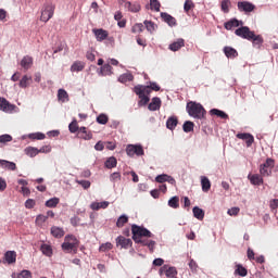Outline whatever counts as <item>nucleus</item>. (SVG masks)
<instances>
[{
	"label": "nucleus",
	"instance_id": "f257e3e1",
	"mask_svg": "<svg viewBox=\"0 0 278 278\" xmlns=\"http://www.w3.org/2000/svg\"><path fill=\"white\" fill-rule=\"evenodd\" d=\"M186 110L189 116H192V118H198L199 121L205 118V114H207L205 108H203L201 103L192 101L187 103Z\"/></svg>",
	"mask_w": 278,
	"mask_h": 278
},
{
	"label": "nucleus",
	"instance_id": "f03ea898",
	"mask_svg": "<svg viewBox=\"0 0 278 278\" xmlns=\"http://www.w3.org/2000/svg\"><path fill=\"white\" fill-rule=\"evenodd\" d=\"M131 233L134 242L140 240V238H153V233L149 229L136 224L131 225Z\"/></svg>",
	"mask_w": 278,
	"mask_h": 278
},
{
	"label": "nucleus",
	"instance_id": "7ed1b4c3",
	"mask_svg": "<svg viewBox=\"0 0 278 278\" xmlns=\"http://www.w3.org/2000/svg\"><path fill=\"white\" fill-rule=\"evenodd\" d=\"M134 92L138 94L140 99V101L138 102L139 106L147 105V103H149L150 99L147 96V94H151V90H149V87L137 85L134 88Z\"/></svg>",
	"mask_w": 278,
	"mask_h": 278
},
{
	"label": "nucleus",
	"instance_id": "20e7f679",
	"mask_svg": "<svg viewBox=\"0 0 278 278\" xmlns=\"http://www.w3.org/2000/svg\"><path fill=\"white\" fill-rule=\"evenodd\" d=\"M79 247V240H77L76 236L67 235L62 243L63 251L71 253V251H77Z\"/></svg>",
	"mask_w": 278,
	"mask_h": 278
},
{
	"label": "nucleus",
	"instance_id": "39448f33",
	"mask_svg": "<svg viewBox=\"0 0 278 278\" xmlns=\"http://www.w3.org/2000/svg\"><path fill=\"white\" fill-rule=\"evenodd\" d=\"M273 168H275V160L267 159L266 162L260 167V173L262 177H270Z\"/></svg>",
	"mask_w": 278,
	"mask_h": 278
},
{
	"label": "nucleus",
	"instance_id": "423d86ee",
	"mask_svg": "<svg viewBox=\"0 0 278 278\" xmlns=\"http://www.w3.org/2000/svg\"><path fill=\"white\" fill-rule=\"evenodd\" d=\"M54 12L55 7H53L52 4L45 5L41 10L40 21H42V23H48V21H51V18H53Z\"/></svg>",
	"mask_w": 278,
	"mask_h": 278
},
{
	"label": "nucleus",
	"instance_id": "0eeeda50",
	"mask_svg": "<svg viewBox=\"0 0 278 278\" xmlns=\"http://www.w3.org/2000/svg\"><path fill=\"white\" fill-rule=\"evenodd\" d=\"M126 153L129 157H134V155H144V149L140 144H128L126 147Z\"/></svg>",
	"mask_w": 278,
	"mask_h": 278
},
{
	"label": "nucleus",
	"instance_id": "6e6552de",
	"mask_svg": "<svg viewBox=\"0 0 278 278\" xmlns=\"http://www.w3.org/2000/svg\"><path fill=\"white\" fill-rule=\"evenodd\" d=\"M255 31L251 30L248 26H241L240 28L235 30L236 36L239 38H243V40H251L253 38V34Z\"/></svg>",
	"mask_w": 278,
	"mask_h": 278
},
{
	"label": "nucleus",
	"instance_id": "1a4fd4ad",
	"mask_svg": "<svg viewBox=\"0 0 278 278\" xmlns=\"http://www.w3.org/2000/svg\"><path fill=\"white\" fill-rule=\"evenodd\" d=\"M237 8H238L239 12H244L245 14H249V13L255 11V4H253L249 1H239L237 3Z\"/></svg>",
	"mask_w": 278,
	"mask_h": 278
},
{
	"label": "nucleus",
	"instance_id": "9d476101",
	"mask_svg": "<svg viewBox=\"0 0 278 278\" xmlns=\"http://www.w3.org/2000/svg\"><path fill=\"white\" fill-rule=\"evenodd\" d=\"M92 34L96 36V40L98 42H103V40H108V36H110V33L103 28H93Z\"/></svg>",
	"mask_w": 278,
	"mask_h": 278
},
{
	"label": "nucleus",
	"instance_id": "9b49d317",
	"mask_svg": "<svg viewBox=\"0 0 278 278\" xmlns=\"http://www.w3.org/2000/svg\"><path fill=\"white\" fill-rule=\"evenodd\" d=\"M164 274L168 278H175V276L177 275V268L176 267H170L168 265H163L160 268V275H164Z\"/></svg>",
	"mask_w": 278,
	"mask_h": 278
},
{
	"label": "nucleus",
	"instance_id": "f8f14e48",
	"mask_svg": "<svg viewBox=\"0 0 278 278\" xmlns=\"http://www.w3.org/2000/svg\"><path fill=\"white\" fill-rule=\"evenodd\" d=\"M237 138H239V140H244L247 147H252L253 142H255V137L249 132H239L237 134Z\"/></svg>",
	"mask_w": 278,
	"mask_h": 278
},
{
	"label": "nucleus",
	"instance_id": "ddd939ff",
	"mask_svg": "<svg viewBox=\"0 0 278 278\" xmlns=\"http://www.w3.org/2000/svg\"><path fill=\"white\" fill-rule=\"evenodd\" d=\"M16 105L10 103L5 98L0 97V110L2 112H14Z\"/></svg>",
	"mask_w": 278,
	"mask_h": 278
},
{
	"label": "nucleus",
	"instance_id": "4468645a",
	"mask_svg": "<svg viewBox=\"0 0 278 278\" xmlns=\"http://www.w3.org/2000/svg\"><path fill=\"white\" fill-rule=\"evenodd\" d=\"M134 242L131 239H127L123 236L116 238V247H122V249H129Z\"/></svg>",
	"mask_w": 278,
	"mask_h": 278
},
{
	"label": "nucleus",
	"instance_id": "2eb2a0df",
	"mask_svg": "<svg viewBox=\"0 0 278 278\" xmlns=\"http://www.w3.org/2000/svg\"><path fill=\"white\" fill-rule=\"evenodd\" d=\"M250 42H252L253 47H255L256 49H261L262 45H264V37H262V35H255V33H253V36L251 39H249Z\"/></svg>",
	"mask_w": 278,
	"mask_h": 278
},
{
	"label": "nucleus",
	"instance_id": "dca6fc26",
	"mask_svg": "<svg viewBox=\"0 0 278 278\" xmlns=\"http://www.w3.org/2000/svg\"><path fill=\"white\" fill-rule=\"evenodd\" d=\"M160 108H162V100L159 97H155L149 104L148 110H150V112H157Z\"/></svg>",
	"mask_w": 278,
	"mask_h": 278
},
{
	"label": "nucleus",
	"instance_id": "f3484780",
	"mask_svg": "<svg viewBox=\"0 0 278 278\" xmlns=\"http://www.w3.org/2000/svg\"><path fill=\"white\" fill-rule=\"evenodd\" d=\"M161 18L164 21V23H167L169 27H175V25H177V20L168 13H161Z\"/></svg>",
	"mask_w": 278,
	"mask_h": 278
},
{
	"label": "nucleus",
	"instance_id": "a211bd4d",
	"mask_svg": "<svg viewBox=\"0 0 278 278\" xmlns=\"http://www.w3.org/2000/svg\"><path fill=\"white\" fill-rule=\"evenodd\" d=\"M124 7H125V10H128V12H134V13L140 12L141 10L140 3L138 2L127 1L125 2Z\"/></svg>",
	"mask_w": 278,
	"mask_h": 278
},
{
	"label": "nucleus",
	"instance_id": "6ab92c4d",
	"mask_svg": "<svg viewBox=\"0 0 278 278\" xmlns=\"http://www.w3.org/2000/svg\"><path fill=\"white\" fill-rule=\"evenodd\" d=\"M77 137L81 138V140H92V132L88 131L86 127H80Z\"/></svg>",
	"mask_w": 278,
	"mask_h": 278
},
{
	"label": "nucleus",
	"instance_id": "aec40b11",
	"mask_svg": "<svg viewBox=\"0 0 278 278\" xmlns=\"http://www.w3.org/2000/svg\"><path fill=\"white\" fill-rule=\"evenodd\" d=\"M136 244H142V247H148V249L153 252V250L155 249V241L153 240H147V239H138L137 241H135Z\"/></svg>",
	"mask_w": 278,
	"mask_h": 278
},
{
	"label": "nucleus",
	"instance_id": "412c9836",
	"mask_svg": "<svg viewBox=\"0 0 278 278\" xmlns=\"http://www.w3.org/2000/svg\"><path fill=\"white\" fill-rule=\"evenodd\" d=\"M224 53L230 60L238 58V50L229 46L224 47Z\"/></svg>",
	"mask_w": 278,
	"mask_h": 278
},
{
	"label": "nucleus",
	"instance_id": "4be33fe9",
	"mask_svg": "<svg viewBox=\"0 0 278 278\" xmlns=\"http://www.w3.org/2000/svg\"><path fill=\"white\" fill-rule=\"evenodd\" d=\"M34 65V58L25 55L21 61V66L25 71H29V67Z\"/></svg>",
	"mask_w": 278,
	"mask_h": 278
},
{
	"label": "nucleus",
	"instance_id": "5701e85b",
	"mask_svg": "<svg viewBox=\"0 0 278 278\" xmlns=\"http://www.w3.org/2000/svg\"><path fill=\"white\" fill-rule=\"evenodd\" d=\"M244 25L241 21H238L237 18H232L224 24L225 29H233V27H240Z\"/></svg>",
	"mask_w": 278,
	"mask_h": 278
},
{
	"label": "nucleus",
	"instance_id": "b1692460",
	"mask_svg": "<svg viewBox=\"0 0 278 278\" xmlns=\"http://www.w3.org/2000/svg\"><path fill=\"white\" fill-rule=\"evenodd\" d=\"M182 47H186V41L184 39H177V41L169 45L168 49L169 51H179Z\"/></svg>",
	"mask_w": 278,
	"mask_h": 278
},
{
	"label": "nucleus",
	"instance_id": "393cba45",
	"mask_svg": "<svg viewBox=\"0 0 278 278\" xmlns=\"http://www.w3.org/2000/svg\"><path fill=\"white\" fill-rule=\"evenodd\" d=\"M201 186H202V191L207 192L208 190H212V181H210V178L206 176H201Z\"/></svg>",
	"mask_w": 278,
	"mask_h": 278
},
{
	"label": "nucleus",
	"instance_id": "a878e982",
	"mask_svg": "<svg viewBox=\"0 0 278 278\" xmlns=\"http://www.w3.org/2000/svg\"><path fill=\"white\" fill-rule=\"evenodd\" d=\"M110 206V202L103 201V202H93L90 204V207L98 212V210H106V207Z\"/></svg>",
	"mask_w": 278,
	"mask_h": 278
},
{
	"label": "nucleus",
	"instance_id": "bb28decb",
	"mask_svg": "<svg viewBox=\"0 0 278 278\" xmlns=\"http://www.w3.org/2000/svg\"><path fill=\"white\" fill-rule=\"evenodd\" d=\"M4 258L8 264H16V252L15 251L5 252Z\"/></svg>",
	"mask_w": 278,
	"mask_h": 278
},
{
	"label": "nucleus",
	"instance_id": "cd10ccee",
	"mask_svg": "<svg viewBox=\"0 0 278 278\" xmlns=\"http://www.w3.org/2000/svg\"><path fill=\"white\" fill-rule=\"evenodd\" d=\"M249 179L253 186H262L264 179L258 174L249 175Z\"/></svg>",
	"mask_w": 278,
	"mask_h": 278
},
{
	"label": "nucleus",
	"instance_id": "c85d7f7f",
	"mask_svg": "<svg viewBox=\"0 0 278 278\" xmlns=\"http://www.w3.org/2000/svg\"><path fill=\"white\" fill-rule=\"evenodd\" d=\"M0 166H1V168H7L8 170H15L16 169V163L5 161V160H0Z\"/></svg>",
	"mask_w": 278,
	"mask_h": 278
},
{
	"label": "nucleus",
	"instance_id": "c756f323",
	"mask_svg": "<svg viewBox=\"0 0 278 278\" xmlns=\"http://www.w3.org/2000/svg\"><path fill=\"white\" fill-rule=\"evenodd\" d=\"M64 229L56 227V226H52L51 227V236H53V238H64Z\"/></svg>",
	"mask_w": 278,
	"mask_h": 278
},
{
	"label": "nucleus",
	"instance_id": "7c9ffc66",
	"mask_svg": "<svg viewBox=\"0 0 278 278\" xmlns=\"http://www.w3.org/2000/svg\"><path fill=\"white\" fill-rule=\"evenodd\" d=\"M192 212H193L194 218H197L198 220H203V218H205V212L203 211V208H200L199 206H194Z\"/></svg>",
	"mask_w": 278,
	"mask_h": 278
},
{
	"label": "nucleus",
	"instance_id": "2f4dec72",
	"mask_svg": "<svg viewBox=\"0 0 278 278\" xmlns=\"http://www.w3.org/2000/svg\"><path fill=\"white\" fill-rule=\"evenodd\" d=\"M85 67H86V65L84 64V62L76 61L72 64L71 71H72V73H79L80 71H84Z\"/></svg>",
	"mask_w": 278,
	"mask_h": 278
},
{
	"label": "nucleus",
	"instance_id": "473e14b6",
	"mask_svg": "<svg viewBox=\"0 0 278 278\" xmlns=\"http://www.w3.org/2000/svg\"><path fill=\"white\" fill-rule=\"evenodd\" d=\"M40 251L42 252L43 255H46L47 257H51V255H53V248H51V245L43 243L40 247Z\"/></svg>",
	"mask_w": 278,
	"mask_h": 278
},
{
	"label": "nucleus",
	"instance_id": "72a5a7b5",
	"mask_svg": "<svg viewBox=\"0 0 278 278\" xmlns=\"http://www.w3.org/2000/svg\"><path fill=\"white\" fill-rule=\"evenodd\" d=\"M179 121L177 119L176 116H172L168 117L167 122H166V127L167 129H170L173 131V129H175V127H177Z\"/></svg>",
	"mask_w": 278,
	"mask_h": 278
},
{
	"label": "nucleus",
	"instance_id": "f704fd0d",
	"mask_svg": "<svg viewBox=\"0 0 278 278\" xmlns=\"http://www.w3.org/2000/svg\"><path fill=\"white\" fill-rule=\"evenodd\" d=\"M143 25L147 29V31H149L150 34H153V31H155V29L157 28V25H155L153 22L146 20L143 22Z\"/></svg>",
	"mask_w": 278,
	"mask_h": 278
},
{
	"label": "nucleus",
	"instance_id": "c9c22d12",
	"mask_svg": "<svg viewBox=\"0 0 278 278\" xmlns=\"http://www.w3.org/2000/svg\"><path fill=\"white\" fill-rule=\"evenodd\" d=\"M118 81L121 84H127V81H134V75L129 74V73H126V74H122L119 77H118Z\"/></svg>",
	"mask_w": 278,
	"mask_h": 278
},
{
	"label": "nucleus",
	"instance_id": "e433bc0d",
	"mask_svg": "<svg viewBox=\"0 0 278 278\" xmlns=\"http://www.w3.org/2000/svg\"><path fill=\"white\" fill-rule=\"evenodd\" d=\"M182 129L185 134H190V131H194V123L191 121H187L182 125Z\"/></svg>",
	"mask_w": 278,
	"mask_h": 278
},
{
	"label": "nucleus",
	"instance_id": "4c0bfd02",
	"mask_svg": "<svg viewBox=\"0 0 278 278\" xmlns=\"http://www.w3.org/2000/svg\"><path fill=\"white\" fill-rule=\"evenodd\" d=\"M31 271L24 269L18 274H13L12 278H31Z\"/></svg>",
	"mask_w": 278,
	"mask_h": 278
},
{
	"label": "nucleus",
	"instance_id": "58836bf2",
	"mask_svg": "<svg viewBox=\"0 0 278 278\" xmlns=\"http://www.w3.org/2000/svg\"><path fill=\"white\" fill-rule=\"evenodd\" d=\"M31 84V76L24 75L20 80V88H27Z\"/></svg>",
	"mask_w": 278,
	"mask_h": 278
},
{
	"label": "nucleus",
	"instance_id": "ea45409f",
	"mask_svg": "<svg viewBox=\"0 0 278 278\" xmlns=\"http://www.w3.org/2000/svg\"><path fill=\"white\" fill-rule=\"evenodd\" d=\"M127 223H129V217H127V215H122L118 217V219L116 222V227H118V228L125 227V225H127Z\"/></svg>",
	"mask_w": 278,
	"mask_h": 278
},
{
	"label": "nucleus",
	"instance_id": "a19ab883",
	"mask_svg": "<svg viewBox=\"0 0 278 278\" xmlns=\"http://www.w3.org/2000/svg\"><path fill=\"white\" fill-rule=\"evenodd\" d=\"M58 99H59V101H62L63 103L65 101H68V92H66V90H64V89H59Z\"/></svg>",
	"mask_w": 278,
	"mask_h": 278
},
{
	"label": "nucleus",
	"instance_id": "79ce46f5",
	"mask_svg": "<svg viewBox=\"0 0 278 278\" xmlns=\"http://www.w3.org/2000/svg\"><path fill=\"white\" fill-rule=\"evenodd\" d=\"M220 8L222 12H224L225 14H229V8H231V0H223Z\"/></svg>",
	"mask_w": 278,
	"mask_h": 278
},
{
	"label": "nucleus",
	"instance_id": "37998d69",
	"mask_svg": "<svg viewBox=\"0 0 278 278\" xmlns=\"http://www.w3.org/2000/svg\"><path fill=\"white\" fill-rule=\"evenodd\" d=\"M25 153L28 157H36V155H38V148L28 147L25 149Z\"/></svg>",
	"mask_w": 278,
	"mask_h": 278
},
{
	"label": "nucleus",
	"instance_id": "c03bdc74",
	"mask_svg": "<svg viewBox=\"0 0 278 278\" xmlns=\"http://www.w3.org/2000/svg\"><path fill=\"white\" fill-rule=\"evenodd\" d=\"M168 206L173 207V210H177L179 207V197L175 195L168 200Z\"/></svg>",
	"mask_w": 278,
	"mask_h": 278
},
{
	"label": "nucleus",
	"instance_id": "a18cd8bd",
	"mask_svg": "<svg viewBox=\"0 0 278 278\" xmlns=\"http://www.w3.org/2000/svg\"><path fill=\"white\" fill-rule=\"evenodd\" d=\"M235 273L239 275V277H247V275H249V271L242 265H237Z\"/></svg>",
	"mask_w": 278,
	"mask_h": 278
},
{
	"label": "nucleus",
	"instance_id": "49530a36",
	"mask_svg": "<svg viewBox=\"0 0 278 278\" xmlns=\"http://www.w3.org/2000/svg\"><path fill=\"white\" fill-rule=\"evenodd\" d=\"M13 138L11 135H2L0 136V147H5L7 142H12Z\"/></svg>",
	"mask_w": 278,
	"mask_h": 278
},
{
	"label": "nucleus",
	"instance_id": "de8ad7c7",
	"mask_svg": "<svg viewBox=\"0 0 278 278\" xmlns=\"http://www.w3.org/2000/svg\"><path fill=\"white\" fill-rule=\"evenodd\" d=\"M116 164H118V162L116 161V157L111 156L106 160L105 167L106 168H116Z\"/></svg>",
	"mask_w": 278,
	"mask_h": 278
},
{
	"label": "nucleus",
	"instance_id": "09e8293b",
	"mask_svg": "<svg viewBox=\"0 0 278 278\" xmlns=\"http://www.w3.org/2000/svg\"><path fill=\"white\" fill-rule=\"evenodd\" d=\"M211 114H212V116H218L219 118H228L227 113H225L218 109H212Z\"/></svg>",
	"mask_w": 278,
	"mask_h": 278
},
{
	"label": "nucleus",
	"instance_id": "8fccbe9b",
	"mask_svg": "<svg viewBox=\"0 0 278 278\" xmlns=\"http://www.w3.org/2000/svg\"><path fill=\"white\" fill-rule=\"evenodd\" d=\"M68 130L71 134H77L79 131V125L77 124V119H73V122L68 125Z\"/></svg>",
	"mask_w": 278,
	"mask_h": 278
},
{
	"label": "nucleus",
	"instance_id": "3c124183",
	"mask_svg": "<svg viewBox=\"0 0 278 278\" xmlns=\"http://www.w3.org/2000/svg\"><path fill=\"white\" fill-rule=\"evenodd\" d=\"M114 245L111 242L102 243L99 248L100 253H105L106 251H112Z\"/></svg>",
	"mask_w": 278,
	"mask_h": 278
},
{
	"label": "nucleus",
	"instance_id": "603ef678",
	"mask_svg": "<svg viewBox=\"0 0 278 278\" xmlns=\"http://www.w3.org/2000/svg\"><path fill=\"white\" fill-rule=\"evenodd\" d=\"M60 203V198H52L46 202V207H58Z\"/></svg>",
	"mask_w": 278,
	"mask_h": 278
},
{
	"label": "nucleus",
	"instance_id": "864d4df0",
	"mask_svg": "<svg viewBox=\"0 0 278 278\" xmlns=\"http://www.w3.org/2000/svg\"><path fill=\"white\" fill-rule=\"evenodd\" d=\"M190 10H194V2L192 0H186L184 4V11L186 14H188Z\"/></svg>",
	"mask_w": 278,
	"mask_h": 278
},
{
	"label": "nucleus",
	"instance_id": "5fc2aeb1",
	"mask_svg": "<svg viewBox=\"0 0 278 278\" xmlns=\"http://www.w3.org/2000/svg\"><path fill=\"white\" fill-rule=\"evenodd\" d=\"M131 31L132 34H142V31H144V25H142V23L135 24Z\"/></svg>",
	"mask_w": 278,
	"mask_h": 278
},
{
	"label": "nucleus",
	"instance_id": "6e6d98bb",
	"mask_svg": "<svg viewBox=\"0 0 278 278\" xmlns=\"http://www.w3.org/2000/svg\"><path fill=\"white\" fill-rule=\"evenodd\" d=\"M108 121H110V118L103 113L97 117V123H99V125H108Z\"/></svg>",
	"mask_w": 278,
	"mask_h": 278
},
{
	"label": "nucleus",
	"instance_id": "4d7b16f0",
	"mask_svg": "<svg viewBox=\"0 0 278 278\" xmlns=\"http://www.w3.org/2000/svg\"><path fill=\"white\" fill-rule=\"evenodd\" d=\"M101 75H112V65L105 64L101 67Z\"/></svg>",
	"mask_w": 278,
	"mask_h": 278
},
{
	"label": "nucleus",
	"instance_id": "13d9d810",
	"mask_svg": "<svg viewBox=\"0 0 278 278\" xmlns=\"http://www.w3.org/2000/svg\"><path fill=\"white\" fill-rule=\"evenodd\" d=\"M161 5L159 0H150V8L154 10V12H160Z\"/></svg>",
	"mask_w": 278,
	"mask_h": 278
},
{
	"label": "nucleus",
	"instance_id": "bf43d9fd",
	"mask_svg": "<svg viewBox=\"0 0 278 278\" xmlns=\"http://www.w3.org/2000/svg\"><path fill=\"white\" fill-rule=\"evenodd\" d=\"M29 138L31 140H45V138H47V136L42 132H36V134H30Z\"/></svg>",
	"mask_w": 278,
	"mask_h": 278
},
{
	"label": "nucleus",
	"instance_id": "052dcab7",
	"mask_svg": "<svg viewBox=\"0 0 278 278\" xmlns=\"http://www.w3.org/2000/svg\"><path fill=\"white\" fill-rule=\"evenodd\" d=\"M168 179H170V176L163 174L156 176L155 181H157V184H164V181H168Z\"/></svg>",
	"mask_w": 278,
	"mask_h": 278
},
{
	"label": "nucleus",
	"instance_id": "680f3d73",
	"mask_svg": "<svg viewBox=\"0 0 278 278\" xmlns=\"http://www.w3.org/2000/svg\"><path fill=\"white\" fill-rule=\"evenodd\" d=\"M34 207H36V200H34V199L26 200L25 208L26 210H34Z\"/></svg>",
	"mask_w": 278,
	"mask_h": 278
},
{
	"label": "nucleus",
	"instance_id": "e2e57ef3",
	"mask_svg": "<svg viewBox=\"0 0 278 278\" xmlns=\"http://www.w3.org/2000/svg\"><path fill=\"white\" fill-rule=\"evenodd\" d=\"M189 268H190L191 273H198L199 265L197 264V262L191 258L189 262Z\"/></svg>",
	"mask_w": 278,
	"mask_h": 278
},
{
	"label": "nucleus",
	"instance_id": "0e129e2a",
	"mask_svg": "<svg viewBox=\"0 0 278 278\" xmlns=\"http://www.w3.org/2000/svg\"><path fill=\"white\" fill-rule=\"evenodd\" d=\"M76 184H78V186H81L84 190H88V188H90L91 186L89 180H76Z\"/></svg>",
	"mask_w": 278,
	"mask_h": 278
},
{
	"label": "nucleus",
	"instance_id": "69168bd1",
	"mask_svg": "<svg viewBox=\"0 0 278 278\" xmlns=\"http://www.w3.org/2000/svg\"><path fill=\"white\" fill-rule=\"evenodd\" d=\"M48 216L46 215H38L36 218L37 225H42L43 223H47Z\"/></svg>",
	"mask_w": 278,
	"mask_h": 278
},
{
	"label": "nucleus",
	"instance_id": "338daca9",
	"mask_svg": "<svg viewBox=\"0 0 278 278\" xmlns=\"http://www.w3.org/2000/svg\"><path fill=\"white\" fill-rule=\"evenodd\" d=\"M110 180L111 181H121V173L115 172V173L111 174Z\"/></svg>",
	"mask_w": 278,
	"mask_h": 278
},
{
	"label": "nucleus",
	"instance_id": "774afa93",
	"mask_svg": "<svg viewBox=\"0 0 278 278\" xmlns=\"http://www.w3.org/2000/svg\"><path fill=\"white\" fill-rule=\"evenodd\" d=\"M38 153H51V146H43L38 149Z\"/></svg>",
	"mask_w": 278,
	"mask_h": 278
}]
</instances>
